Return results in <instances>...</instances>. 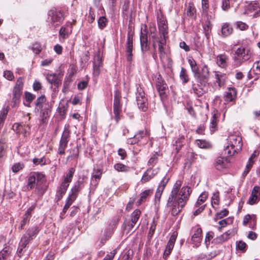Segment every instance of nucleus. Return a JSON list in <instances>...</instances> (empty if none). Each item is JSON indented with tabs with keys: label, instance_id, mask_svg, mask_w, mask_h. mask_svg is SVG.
<instances>
[{
	"label": "nucleus",
	"instance_id": "nucleus-51",
	"mask_svg": "<svg viewBox=\"0 0 260 260\" xmlns=\"http://www.w3.org/2000/svg\"><path fill=\"white\" fill-rule=\"evenodd\" d=\"M8 111L5 109H3L0 113V128L3 126L4 122L6 118Z\"/></svg>",
	"mask_w": 260,
	"mask_h": 260
},
{
	"label": "nucleus",
	"instance_id": "nucleus-53",
	"mask_svg": "<svg viewBox=\"0 0 260 260\" xmlns=\"http://www.w3.org/2000/svg\"><path fill=\"white\" fill-rule=\"evenodd\" d=\"M107 24V19L105 17H101L98 20V25L101 29L103 28Z\"/></svg>",
	"mask_w": 260,
	"mask_h": 260
},
{
	"label": "nucleus",
	"instance_id": "nucleus-46",
	"mask_svg": "<svg viewBox=\"0 0 260 260\" xmlns=\"http://www.w3.org/2000/svg\"><path fill=\"white\" fill-rule=\"evenodd\" d=\"M30 48L35 54H37L40 53L42 50L41 45L37 42L32 44Z\"/></svg>",
	"mask_w": 260,
	"mask_h": 260
},
{
	"label": "nucleus",
	"instance_id": "nucleus-34",
	"mask_svg": "<svg viewBox=\"0 0 260 260\" xmlns=\"http://www.w3.org/2000/svg\"><path fill=\"white\" fill-rule=\"evenodd\" d=\"M166 43V39H161L159 41L158 50L159 52V57L161 59L164 57L165 52L164 49V46L165 45Z\"/></svg>",
	"mask_w": 260,
	"mask_h": 260
},
{
	"label": "nucleus",
	"instance_id": "nucleus-47",
	"mask_svg": "<svg viewBox=\"0 0 260 260\" xmlns=\"http://www.w3.org/2000/svg\"><path fill=\"white\" fill-rule=\"evenodd\" d=\"M114 168L117 171L120 172H126L128 171V167L122 164L118 163L114 165Z\"/></svg>",
	"mask_w": 260,
	"mask_h": 260
},
{
	"label": "nucleus",
	"instance_id": "nucleus-35",
	"mask_svg": "<svg viewBox=\"0 0 260 260\" xmlns=\"http://www.w3.org/2000/svg\"><path fill=\"white\" fill-rule=\"evenodd\" d=\"M32 208H29L27 211V212L24 214L23 217V219L20 223V225L19 227L20 229H23L24 226L26 224L27 221L29 220V213L32 210Z\"/></svg>",
	"mask_w": 260,
	"mask_h": 260
},
{
	"label": "nucleus",
	"instance_id": "nucleus-3",
	"mask_svg": "<svg viewBox=\"0 0 260 260\" xmlns=\"http://www.w3.org/2000/svg\"><path fill=\"white\" fill-rule=\"evenodd\" d=\"M228 145L223 150L224 155L232 156L237 153L241 149L243 145L241 137L237 135H232L229 137Z\"/></svg>",
	"mask_w": 260,
	"mask_h": 260
},
{
	"label": "nucleus",
	"instance_id": "nucleus-13",
	"mask_svg": "<svg viewBox=\"0 0 260 260\" xmlns=\"http://www.w3.org/2000/svg\"><path fill=\"white\" fill-rule=\"evenodd\" d=\"M225 155V157H218L216 159L214 165L217 170L220 171L229 167L230 162L228 158L229 156L227 154Z\"/></svg>",
	"mask_w": 260,
	"mask_h": 260
},
{
	"label": "nucleus",
	"instance_id": "nucleus-4",
	"mask_svg": "<svg viewBox=\"0 0 260 260\" xmlns=\"http://www.w3.org/2000/svg\"><path fill=\"white\" fill-rule=\"evenodd\" d=\"M251 53L249 49L244 47L238 48L235 51L234 57V65L238 67L251 57Z\"/></svg>",
	"mask_w": 260,
	"mask_h": 260
},
{
	"label": "nucleus",
	"instance_id": "nucleus-11",
	"mask_svg": "<svg viewBox=\"0 0 260 260\" xmlns=\"http://www.w3.org/2000/svg\"><path fill=\"white\" fill-rule=\"evenodd\" d=\"M146 26L144 25L141 27L140 35V43L141 50L142 52H146L149 50V45L148 44L147 32L146 30Z\"/></svg>",
	"mask_w": 260,
	"mask_h": 260
},
{
	"label": "nucleus",
	"instance_id": "nucleus-23",
	"mask_svg": "<svg viewBox=\"0 0 260 260\" xmlns=\"http://www.w3.org/2000/svg\"><path fill=\"white\" fill-rule=\"evenodd\" d=\"M202 233V229L200 228H197L196 229L194 233L191 237V241L196 247H199L201 242Z\"/></svg>",
	"mask_w": 260,
	"mask_h": 260
},
{
	"label": "nucleus",
	"instance_id": "nucleus-12",
	"mask_svg": "<svg viewBox=\"0 0 260 260\" xmlns=\"http://www.w3.org/2000/svg\"><path fill=\"white\" fill-rule=\"evenodd\" d=\"M120 98L119 91L116 90L114 96L113 111L117 120H118V115L121 111Z\"/></svg>",
	"mask_w": 260,
	"mask_h": 260
},
{
	"label": "nucleus",
	"instance_id": "nucleus-17",
	"mask_svg": "<svg viewBox=\"0 0 260 260\" xmlns=\"http://www.w3.org/2000/svg\"><path fill=\"white\" fill-rule=\"evenodd\" d=\"M237 96V91L235 88L229 87L225 92L224 100L226 102H231L235 100Z\"/></svg>",
	"mask_w": 260,
	"mask_h": 260
},
{
	"label": "nucleus",
	"instance_id": "nucleus-62",
	"mask_svg": "<svg viewBox=\"0 0 260 260\" xmlns=\"http://www.w3.org/2000/svg\"><path fill=\"white\" fill-rule=\"evenodd\" d=\"M59 35L63 39L67 38L69 36L68 32L66 31V28L64 27H61L59 30Z\"/></svg>",
	"mask_w": 260,
	"mask_h": 260
},
{
	"label": "nucleus",
	"instance_id": "nucleus-6",
	"mask_svg": "<svg viewBox=\"0 0 260 260\" xmlns=\"http://www.w3.org/2000/svg\"><path fill=\"white\" fill-rule=\"evenodd\" d=\"M48 21L54 27L59 25L64 19L62 12L56 9H52L48 12Z\"/></svg>",
	"mask_w": 260,
	"mask_h": 260
},
{
	"label": "nucleus",
	"instance_id": "nucleus-63",
	"mask_svg": "<svg viewBox=\"0 0 260 260\" xmlns=\"http://www.w3.org/2000/svg\"><path fill=\"white\" fill-rule=\"evenodd\" d=\"M157 161V154H153L148 161V164L150 166H153Z\"/></svg>",
	"mask_w": 260,
	"mask_h": 260
},
{
	"label": "nucleus",
	"instance_id": "nucleus-21",
	"mask_svg": "<svg viewBox=\"0 0 260 260\" xmlns=\"http://www.w3.org/2000/svg\"><path fill=\"white\" fill-rule=\"evenodd\" d=\"M232 232L230 230L224 233L223 234L217 237L212 241V243L215 244H220L230 239Z\"/></svg>",
	"mask_w": 260,
	"mask_h": 260
},
{
	"label": "nucleus",
	"instance_id": "nucleus-15",
	"mask_svg": "<svg viewBox=\"0 0 260 260\" xmlns=\"http://www.w3.org/2000/svg\"><path fill=\"white\" fill-rule=\"evenodd\" d=\"M46 101V99L45 95H41L38 98L35 102L36 111L39 112L40 110L44 109L45 108H50L49 105Z\"/></svg>",
	"mask_w": 260,
	"mask_h": 260
},
{
	"label": "nucleus",
	"instance_id": "nucleus-14",
	"mask_svg": "<svg viewBox=\"0 0 260 260\" xmlns=\"http://www.w3.org/2000/svg\"><path fill=\"white\" fill-rule=\"evenodd\" d=\"M157 23L160 33L162 35L163 38L167 39L168 32L166 20L162 17H158Z\"/></svg>",
	"mask_w": 260,
	"mask_h": 260
},
{
	"label": "nucleus",
	"instance_id": "nucleus-59",
	"mask_svg": "<svg viewBox=\"0 0 260 260\" xmlns=\"http://www.w3.org/2000/svg\"><path fill=\"white\" fill-rule=\"evenodd\" d=\"M58 111L59 113V114L63 116H64L66 113L67 108L65 106L62 104H60L58 108Z\"/></svg>",
	"mask_w": 260,
	"mask_h": 260
},
{
	"label": "nucleus",
	"instance_id": "nucleus-64",
	"mask_svg": "<svg viewBox=\"0 0 260 260\" xmlns=\"http://www.w3.org/2000/svg\"><path fill=\"white\" fill-rule=\"evenodd\" d=\"M116 253V250L114 249L110 253L107 254L103 260H113Z\"/></svg>",
	"mask_w": 260,
	"mask_h": 260
},
{
	"label": "nucleus",
	"instance_id": "nucleus-32",
	"mask_svg": "<svg viewBox=\"0 0 260 260\" xmlns=\"http://www.w3.org/2000/svg\"><path fill=\"white\" fill-rule=\"evenodd\" d=\"M129 0H125L124 4L122 6V13L123 15L126 20L128 19V17L130 16V12L129 10Z\"/></svg>",
	"mask_w": 260,
	"mask_h": 260
},
{
	"label": "nucleus",
	"instance_id": "nucleus-7",
	"mask_svg": "<svg viewBox=\"0 0 260 260\" xmlns=\"http://www.w3.org/2000/svg\"><path fill=\"white\" fill-rule=\"evenodd\" d=\"M44 177V175L39 173L30 174L27 179V183L26 186V189L27 190H31L36 186L37 187H39L43 183L42 179Z\"/></svg>",
	"mask_w": 260,
	"mask_h": 260
},
{
	"label": "nucleus",
	"instance_id": "nucleus-37",
	"mask_svg": "<svg viewBox=\"0 0 260 260\" xmlns=\"http://www.w3.org/2000/svg\"><path fill=\"white\" fill-rule=\"evenodd\" d=\"M203 28L205 36L207 38H209L212 29V24L211 22L210 21H206L203 25Z\"/></svg>",
	"mask_w": 260,
	"mask_h": 260
},
{
	"label": "nucleus",
	"instance_id": "nucleus-33",
	"mask_svg": "<svg viewBox=\"0 0 260 260\" xmlns=\"http://www.w3.org/2000/svg\"><path fill=\"white\" fill-rule=\"evenodd\" d=\"M217 117L215 114H214L211 119L210 129L212 133L215 132L217 129Z\"/></svg>",
	"mask_w": 260,
	"mask_h": 260
},
{
	"label": "nucleus",
	"instance_id": "nucleus-43",
	"mask_svg": "<svg viewBox=\"0 0 260 260\" xmlns=\"http://www.w3.org/2000/svg\"><path fill=\"white\" fill-rule=\"evenodd\" d=\"M178 234L177 232H174L171 235L167 246L173 248Z\"/></svg>",
	"mask_w": 260,
	"mask_h": 260
},
{
	"label": "nucleus",
	"instance_id": "nucleus-29",
	"mask_svg": "<svg viewBox=\"0 0 260 260\" xmlns=\"http://www.w3.org/2000/svg\"><path fill=\"white\" fill-rule=\"evenodd\" d=\"M75 170L74 168H70L67 173L66 175H64L63 176V179L62 181L67 183L68 184H70V183L72 181L73 175L75 173Z\"/></svg>",
	"mask_w": 260,
	"mask_h": 260
},
{
	"label": "nucleus",
	"instance_id": "nucleus-16",
	"mask_svg": "<svg viewBox=\"0 0 260 260\" xmlns=\"http://www.w3.org/2000/svg\"><path fill=\"white\" fill-rule=\"evenodd\" d=\"M259 189L260 187L258 186H255L253 187L248 201V203L250 205H253L259 201L260 199L259 197V196L260 195L259 192Z\"/></svg>",
	"mask_w": 260,
	"mask_h": 260
},
{
	"label": "nucleus",
	"instance_id": "nucleus-52",
	"mask_svg": "<svg viewBox=\"0 0 260 260\" xmlns=\"http://www.w3.org/2000/svg\"><path fill=\"white\" fill-rule=\"evenodd\" d=\"M133 166L132 167V168H134L135 170H136V171H139L141 169V166L140 164V160L138 158H136L134 160H133Z\"/></svg>",
	"mask_w": 260,
	"mask_h": 260
},
{
	"label": "nucleus",
	"instance_id": "nucleus-38",
	"mask_svg": "<svg viewBox=\"0 0 260 260\" xmlns=\"http://www.w3.org/2000/svg\"><path fill=\"white\" fill-rule=\"evenodd\" d=\"M70 184L66 183L63 181H62L60 186L59 187V189L58 191V194L59 195L60 197L61 198L63 194H65L66 191L69 186Z\"/></svg>",
	"mask_w": 260,
	"mask_h": 260
},
{
	"label": "nucleus",
	"instance_id": "nucleus-57",
	"mask_svg": "<svg viewBox=\"0 0 260 260\" xmlns=\"http://www.w3.org/2000/svg\"><path fill=\"white\" fill-rule=\"evenodd\" d=\"M166 88L167 85L165 83H162V84H159L158 83H157V89L159 92L160 94L165 93Z\"/></svg>",
	"mask_w": 260,
	"mask_h": 260
},
{
	"label": "nucleus",
	"instance_id": "nucleus-45",
	"mask_svg": "<svg viewBox=\"0 0 260 260\" xmlns=\"http://www.w3.org/2000/svg\"><path fill=\"white\" fill-rule=\"evenodd\" d=\"M184 137L180 136L175 142L176 149L178 151L184 145Z\"/></svg>",
	"mask_w": 260,
	"mask_h": 260
},
{
	"label": "nucleus",
	"instance_id": "nucleus-9",
	"mask_svg": "<svg viewBox=\"0 0 260 260\" xmlns=\"http://www.w3.org/2000/svg\"><path fill=\"white\" fill-rule=\"evenodd\" d=\"M70 139V132L68 128L65 127L62 134L59 142L58 153L59 154H63L65 153V149L67 147L68 143Z\"/></svg>",
	"mask_w": 260,
	"mask_h": 260
},
{
	"label": "nucleus",
	"instance_id": "nucleus-27",
	"mask_svg": "<svg viewBox=\"0 0 260 260\" xmlns=\"http://www.w3.org/2000/svg\"><path fill=\"white\" fill-rule=\"evenodd\" d=\"M40 231V230L37 226H33L29 228L25 236H26L27 238L32 240L36 236L38 235Z\"/></svg>",
	"mask_w": 260,
	"mask_h": 260
},
{
	"label": "nucleus",
	"instance_id": "nucleus-30",
	"mask_svg": "<svg viewBox=\"0 0 260 260\" xmlns=\"http://www.w3.org/2000/svg\"><path fill=\"white\" fill-rule=\"evenodd\" d=\"M169 180V178L168 177H164L159 183L156 191L162 194Z\"/></svg>",
	"mask_w": 260,
	"mask_h": 260
},
{
	"label": "nucleus",
	"instance_id": "nucleus-40",
	"mask_svg": "<svg viewBox=\"0 0 260 260\" xmlns=\"http://www.w3.org/2000/svg\"><path fill=\"white\" fill-rule=\"evenodd\" d=\"M36 95L31 93L25 91L24 93V98L28 104L26 105L27 107H30V103L35 99Z\"/></svg>",
	"mask_w": 260,
	"mask_h": 260
},
{
	"label": "nucleus",
	"instance_id": "nucleus-50",
	"mask_svg": "<svg viewBox=\"0 0 260 260\" xmlns=\"http://www.w3.org/2000/svg\"><path fill=\"white\" fill-rule=\"evenodd\" d=\"M30 241L31 240L27 238L26 236L23 235L19 243L20 246H21L22 248L26 247Z\"/></svg>",
	"mask_w": 260,
	"mask_h": 260
},
{
	"label": "nucleus",
	"instance_id": "nucleus-36",
	"mask_svg": "<svg viewBox=\"0 0 260 260\" xmlns=\"http://www.w3.org/2000/svg\"><path fill=\"white\" fill-rule=\"evenodd\" d=\"M146 135V132L144 131H140L136 134L133 138H131V144L136 143Z\"/></svg>",
	"mask_w": 260,
	"mask_h": 260
},
{
	"label": "nucleus",
	"instance_id": "nucleus-56",
	"mask_svg": "<svg viewBox=\"0 0 260 260\" xmlns=\"http://www.w3.org/2000/svg\"><path fill=\"white\" fill-rule=\"evenodd\" d=\"M23 168V165L21 163H17L14 165L12 167V170L14 173H17Z\"/></svg>",
	"mask_w": 260,
	"mask_h": 260
},
{
	"label": "nucleus",
	"instance_id": "nucleus-2",
	"mask_svg": "<svg viewBox=\"0 0 260 260\" xmlns=\"http://www.w3.org/2000/svg\"><path fill=\"white\" fill-rule=\"evenodd\" d=\"M188 62L196 80L194 82H192V90L198 96H201L205 92L204 88L209 79L208 67L207 65H204L202 67L201 70H199L196 61L192 57L188 58Z\"/></svg>",
	"mask_w": 260,
	"mask_h": 260
},
{
	"label": "nucleus",
	"instance_id": "nucleus-54",
	"mask_svg": "<svg viewBox=\"0 0 260 260\" xmlns=\"http://www.w3.org/2000/svg\"><path fill=\"white\" fill-rule=\"evenodd\" d=\"M233 4L229 0H222V9L224 11H228L230 8V5Z\"/></svg>",
	"mask_w": 260,
	"mask_h": 260
},
{
	"label": "nucleus",
	"instance_id": "nucleus-31",
	"mask_svg": "<svg viewBox=\"0 0 260 260\" xmlns=\"http://www.w3.org/2000/svg\"><path fill=\"white\" fill-rule=\"evenodd\" d=\"M169 180V178L168 177H164L159 183L156 191L162 194Z\"/></svg>",
	"mask_w": 260,
	"mask_h": 260
},
{
	"label": "nucleus",
	"instance_id": "nucleus-8",
	"mask_svg": "<svg viewBox=\"0 0 260 260\" xmlns=\"http://www.w3.org/2000/svg\"><path fill=\"white\" fill-rule=\"evenodd\" d=\"M23 82L21 78H19L14 86L12 91V102L14 105L18 103L22 93Z\"/></svg>",
	"mask_w": 260,
	"mask_h": 260
},
{
	"label": "nucleus",
	"instance_id": "nucleus-61",
	"mask_svg": "<svg viewBox=\"0 0 260 260\" xmlns=\"http://www.w3.org/2000/svg\"><path fill=\"white\" fill-rule=\"evenodd\" d=\"M208 197V193L206 191L203 192L199 197L198 199L200 202L204 203Z\"/></svg>",
	"mask_w": 260,
	"mask_h": 260
},
{
	"label": "nucleus",
	"instance_id": "nucleus-39",
	"mask_svg": "<svg viewBox=\"0 0 260 260\" xmlns=\"http://www.w3.org/2000/svg\"><path fill=\"white\" fill-rule=\"evenodd\" d=\"M180 78L183 84L186 83L189 81L188 75L187 74L186 70L184 68L181 69L180 73Z\"/></svg>",
	"mask_w": 260,
	"mask_h": 260
},
{
	"label": "nucleus",
	"instance_id": "nucleus-41",
	"mask_svg": "<svg viewBox=\"0 0 260 260\" xmlns=\"http://www.w3.org/2000/svg\"><path fill=\"white\" fill-rule=\"evenodd\" d=\"M141 215V211L140 210H135L132 213V218L131 219V227L133 224H135L138 220Z\"/></svg>",
	"mask_w": 260,
	"mask_h": 260
},
{
	"label": "nucleus",
	"instance_id": "nucleus-22",
	"mask_svg": "<svg viewBox=\"0 0 260 260\" xmlns=\"http://www.w3.org/2000/svg\"><path fill=\"white\" fill-rule=\"evenodd\" d=\"M157 173V171L156 170L151 168L148 169L141 178V182L145 183L149 181L152 179Z\"/></svg>",
	"mask_w": 260,
	"mask_h": 260
},
{
	"label": "nucleus",
	"instance_id": "nucleus-24",
	"mask_svg": "<svg viewBox=\"0 0 260 260\" xmlns=\"http://www.w3.org/2000/svg\"><path fill=\"white\" fill-rule=\"evenodd\" d=\"M228 58V56L224 53L219 54L217 56L216 58V63L219 67L225 68L228 65L227 60Z\"/></svg>",
	"mask_w": 260,
	"mask_h": 260
},
{
	"label": "nucleus",
	"instance_id": "nucleus-60",
	"mask_svg": "<svg viewBox=\"0 0 260 260\" xmlns=\"http://www.w3.org/2000/svg\"><path fill=\"white\" fill-rule=\"evenodd\" d=\"M68 72L69 76L73 77L77 72V67L74 64L71 65Z\"/></svg>",
	"mask_w": 260,
	"mask_h": 260
},
{
	"label": "nucleus",
	"instance_id": "nucleus-28",
	"mask_svg": "<svg viewBox=\"0 0 260 260\" xmlns=\"http://www.w3.org/2000/svg\"><path fill=\"white\" fill-rule=\"evenodd\" d=\"M233 32V28L228 23H224L221 27V34L224 37H228Z\"/></svg>",
	"mask_w": 260,
	"mask_h": 260
},
{
	"label": "nucleus",
	"instance_id": "nucleus-25",
	"mask_svg": "<svg viewBox=\"0 0 260 260\" xmlns=\"http://www.w3.org/2000/svg\"><path fill=\"white\" fill-rule=\"evenodd\" d=\"M215 82L218 84L219 87L224 85L226 79L225 74L219 72H215Z\"/></svg>",
	"mask_w": 260,
	"mask_h": 260
},
{
	"label": "nucleus",
	"instance_id": "nucleus-18",
	"mask_svg": "<svg viewBox=\"0 0 260 260\" xmlns=\"http://www.w3.org/2000/svg\"><path fill=\"white\" fill-rule=\"evenodd\" d=\"M39 112H40L39 125H41L46 123L50 115V108H45L44 109L40 110Z\"/></svg>",
	"mask_w": 260,
	"mask_h": 260
},
{
	"label": "nucleus",
	"instance_id": "nucleus-42",
	"mask_svg": "<svg viewBox=\"0 0 260 260\" xmlns=\"http://www.w3.org/2000/svg\"><path fill=\"white\" fill-rule=\"evenodd\" d=\"M196 144L201 148L207 149L211 147L210 144L205 140H198L196 141Z\"/></svg>",
	"mask_w": 260,
	"mask_h": 260
},
{
	"label": "nucleus",
	"instance_id": "nucleus-1",
	"mask_svg": "<svg viewBox=\"0 0 260 260\" xmlns=\"http://www.w3.org/2000/svg\"><path fill=\"white\" fill-rule=\"evenodd\" d=\"M181 185L182 181L181 180L176 181L167 202L168 207L173 206L171 213L174 216L178 214L182 210L188 201L191 191V189L188 186H183L181 189L177 197Z\"/></svg>",
	"mask_w": 260,
	"mask_h": 260
},
{
	"label": "nucleus",
	"instance_id": "nucleus-5",
	"mask_svg": "<svg viewBox=\"0 0 260 260\" xmlns=\"http://www.w3.org/2000/svg\"><path fill=\"white\" fill-rule=\"evenodd\" d=\"M135 95L139 109L143 111H146L148 108V100L143 89L139 85H136Z\"/></svg>",
	"mask_w": 260,
	"mask_h": 260
},
{
	"label": "nucleus",
	"instance_id": "nucleus-20",
	"mask_svg": "<svg viewBox=\"0 0 260 260\" xmlns=\"http://www.w3.org/2000/svg\"><path fill=\"white\" fill-rule=\"evenodd\" d=\"M46 78L49 83L57 87L61 84V80L56 74H48L46 75Z\"/></svg>",
	"mask_w": 260,
	"mask_h": 260
},
{
	"label": "nucleus",
	"instance_id": "nucleus-55",
	"mask_svg": "<svg viewBox=\"0 0 260 260\" xmlns=\"http://www.w3.org/2000/svg\"><path fill=\"white\" fill-rule=\"evenodd\" d=\"M4 76L5 78L10 81H12L14 78L13 73L10 71H4Z\"/></svg>",
	"mask_w": 260,
	"mask_h": 260
},
{
	"label": "nucleus",
	"instance_id": "nucleus-10",
	"mask_svg": "<svg viewBox=\"0 0 260 260\" xmlns=\"http://www.w3.org/2000/svg\"><path fill=\"white\" fill-rule=\"evenodd\" d=\"M103 66L102 57L101 55L100 51H99L94 57L93 64V74L94 76H99Z\"/></svg>",
	"mask_w": 260,
	"mask_h": 260
},
{
	"label": "nucleus",
	"instance_id": "nucleus-58",
	"mask_svg": "<svg viewBox=\"0 0 260 260\" xmlns=\"http://www.w3.org/2000/svg\"><path fill=\"white\" fill-rule=\"evenodd\" d=\"M214 234L213 232H208L206 235L205 237V243L206 245H208L210 243V241L213 238Z\"/></svg>",
	"mask_w": 260,
	"mask_h": 260
},
{
	"label": "nucleus",
	"instance_id": "nucleus-48",
	"mask_svg": "<svg viewBox=\"0 0 260 260\" xmlns=\"http://www.w3.org/2000/svg\"><path fill=\"white\" fill-rule=\"evenodd\" d=\"M219 202V194L218 191L214 192L212 197L211 204L213 207L214 205H218Z\"/></svg>",
	"mask_w": 260,
	"mask_h": 260
},
{
	"label": "nucleus",
	"instance_id": "nucleus-49",
	"mask_svg": "<svg viewBox=\"0 0 260 260\" xmlns=\"http://www.w3.org/2000/svg\"><path fill=\"white\" fill-rule=\"evenodd\" d=\"M235 25L237 28L240 29L241 30H245L248 29V25L242 21H237L235 23Z\"/></svg>",
	"mask_w": 260,
	"mask_h": 260
},
{
	"label": "nucleus",
	"instance_id": "nucleus-26",
	"mask_svg": "<svg viewBox=\"0 0 260 260\" xmlns=\"http://www.w3.org/2000/svg\"><path fill=\"white\" fill-rule=\"evenodd\" d=\"M82 180H78L75 183L74 186L72 188L71 192L69 195L71 196H74L75 198H77V195L79 191L81 188V185L82 184Z\"/></svg>",
	"mask_w": 260,
	"mask_h": 260
},
{
	"label": "nucleus",
	"instance_id": "nucleus-44",
	"mask_svg": "<svg viewBox=\"0 0 260 260\" xmlns=\"http://www.w3.org/2000/svg\"><path fill=\"white\" fill-rule=\"evenodd\" d=\"M196 11V9L193 6V4L191 3H189L186 12L187 15L190 17H192L194 16Z\"/></svg>",
	"mask_w": 260,
	"mask_h": 260
},
{
	"label": "nucleus",
	"instance_id": "nucleus-19",
	"mask_svg": "<svg viewBox=\"0 0 260 260\" xmlns=\"http://www.w3.org/2000/svg\"><path fill=\"white\" fill-rule=\"evenodd\" d=\"M153 193L152 188L146 189L142 191L140 194V198L136 202L137 206L140 205L142 203L145 202L147 199L151 196Z\"/></svg>",
	"mask_w": 260,
	"mask_h": 260
}]
</instances>
